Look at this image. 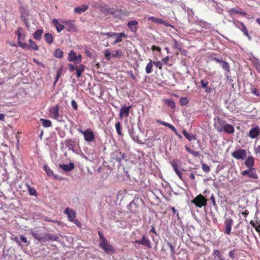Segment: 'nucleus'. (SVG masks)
<instances>
[{"label":"nucleus","mask_w":260,"mask_h":260,"mask_svg":"<svg viewBox=\"0 0 260 260\" xmlns=\"http://www.w3.org/2000/svg\"><path fill=\"white\" fill-rule=\"evenodd\" d=\"M77 131L83 135L84 140L88 142H93L95 138L94 134L90 128L83 131L81 128H78Z\"/></svg>","instance_id":"obj_1"},{"label":"nucleus","mask_w":260,"mask_h":260,"mask_svg":"<svg viewBox=\"0 0 260 260\" xmlns=\"http://www.w3.org/2000/svg\"><path fill=\"white\" fill-rule=\"evenodd\" d=\"M98 235L100 238V247L103 249L105 251H107V252H110L112 251V246L110 245L106 240V239L105 238L103 234L102 233L99 231H98Z\"/></svg>","instance_id":"obj_2"},{"label":"nucleus","mask_w":260,"mask_h":260,"mask_svg":"<svg viewBox=\"0 0 260 260\" xmlns=\"http://www.w3.org/2000/svg\"><path fill=\"white\" fill-rule=\"evenodd\" d=\"M191 203L194 204L197 207L201 208L203 206H206L207 200L204 196L200 194L191 201Z\"/></svg>","instance_id":"obj_3"},{"label":"nucleus","mask_w":260,"mask_h":260,"mask_svg":"<svg viewBox=\"0 0 260 260\" xmlns=\"http://www.w3.org/2000/svg\"><path fill=\"white\" fill-rule=\"evenodd\" d=\"M15 34L18 37V43L19 46L23 49L28 48V45L26 43L23 42V41H24L25 36L23 34L22 29L20 27L18 28Z\"/></svg>","instance_id":"obj_4"},{"label":"nucleus","mask_w":260,"mask_h":260,"mask_svg":"<svg viewBox=\"0 0 260 260\" xmlns=\"http://www.w3.org/2000/svg\"><path fill=\"white\" fill-rule=\"evenodd\" d=\"M232 156L237 159L244 160L246 158V151L244 149H239L233 152Z\"/></svg>","instance_id":"obj_5"},{"label":"nucleus","mask_w":260,"mask_h":260,"mask_svg":"<svg viewBox=\"0 0 260 260\" xmlns=\"http://www.w3.org/2000/svg\"><path fill=\"white\" fill-rule=\"evenodd\" d=\"M49 113L50 116L58 121H60L61 117L59 115V106L56 105L54 106L51 107L49 108Z\"/></svg>","instance_id":"obj_6"},{"label":"nucleus","mask_w":260,"mask_h":260,"mask_svg":"<svg viewBox=\"0 0 260 260\" xmlns=\"http://www.w3.org/2000/svg\"><path fill=\"white\" fill-rule=\"evenodd\" d=\"M255 170V168L248 169L243 171L241 174L242 176L247 175L250 178L257 179L258 177Z\"/></svg>","instance_id":"obj_7"},{"label":"nucleus","mask_w":260,"mask_h":260,"mask_svg":"<svg viewBox=\"0 0 260 260\" xmlns=\"http://www.w3.org/2000/svg\"><path fill=\"white\" fill-rule=\"evenodd\" d=\"M133 243L144 245L149 249H150L152 247L151 241L145 235L142 236L141 240H136L133 242Z\"/></svg>","instance_id":"obj_8"},{"label":"nucleus","mask_w":260,"mask_h":260,"mask_svg":"<svg viewBox=\"0 0 260 260\" xmlns=\"http://www.w3.org/2000/svg\"><path fill=\"white\" fill-rule=\"evenodd\" d=\"M62 23L64 25V28L68 31H74L76 29L74 20H62Z\"/></svg>","instance_id":"obj_9"},{"label":"nucleus","mask_w":260,"mask_h":260,"mask_svg":"<svg viewBox=\"0 0 260 260\" xmlns=\"http://www.w3.org/2000/svg\"><path fill=\"white\" fill-rule=\"evenodd\" d=\"M227 124L226 121L219 117L216 118V122L215 123V127L218 132H221L223 131V128Z\"/></svg>","instance_id":"obj_10"},{"label":"nucleus","mask_w":260,"mask_h":260,"mask_svg":"<svg viewBox=\"0 0 260 260\" xmlns=\"http://www.w3.org/2000/svg\"><path fill=\"white\" fill-rule=\"evenodd\" d=\"M233 222L234 221L231 218L229 217L225 219L224 222L225 226L224 234L230 235Z\"/></svg>","instance_id":"obj_11"},{"label":"nucleus","mask_w":260,"mask_h":260,"mask_svg":"<svg viewBox=\"0 0 260 260\" xmlns=\"http://www.w3.org/2000/svg\"><path fill=\"white\" fill-rule=\"evenodd\" d=\"M259 135L260 128L258 126H255L250 130L248 136L251 139H254L257 137Z\"/></svg>","instance_id":"obj_12"},{"label":"nucleus","mask_w":260,"mask_h":260,"mask_svg":"<svg viewBox=\"0 0 260 260\" xmlns=\"http://www.w3.org/2000/svg\"><path fill=\"white\" fill-rule=\"evenodd\" d=\"M171 165L173 167L175 172L178 175L179 178L180 179H182V173L181 171L179 170L178 168V160L176 159L172 160L171 162Z\"/></svg>","instance_id":"obj_13"},{"label":"nucleus","mask_w":260,"mask_h":260,"mask_svg":"<svg viewBox=\"0 0 260 260\" xmlns=\"http://www.w3.org/2000/svg\"><path fill=\"white\" fill-rule=\"evenodd\" d=\"M228 12L231 16H232L234 14V13L240 14L242 16H246L247 15V13L245 11H243L241 9H240L239 7L231 9L228 10Z\"/></svg>","instance_id":"obj_14"},{"label":"nucleus","mask_w":260,"mask_h":260,"mask_svg":"<svg viewBox=\"0 0 260 260\" xmlns=\"http://www.w3.org/2000/svg\"><path fill=\"white\" fill-rule=\"evenodd\" d=\"M64 213L67 215L69 220L71 221L74 220L76 217V212L72 209L67 208Z\"/></svg>","instance_id":"obj_15"},{"label":"nucleus","mask_w":260,"mask_h":260,"mask_svg":"<svg viewBox=\"0 0 260 260\" xmlns=\"http://www.w3.org/2000/svg\"><path fill=\"white\" fill-rule=\"evenodd\" d=\"M131 106L122 107L120 110L119 116L121 119L124 117H128Z\"/></svg>","instance_id":"obj_16"},{"label":"nucleus","mask_w":260,"mask_h":260,"mask_svg":"<svg viewBox=\"0 0 260 260\" xmlns=\"http://www.w3.org/2000/svg\"><path fill=\"white\" fill-rule=\"evenodd\" d=\"M138 22L137 20H131L127 23V26L129 30L136 32L138 29Z\"/></svg>","instance_id":"obj_17"},{"label":"nucleus","mask_w":260,"mask_h":260,"mask_svg":"<svg viewBox=\"0 0 260 260\" xmlns=\"http://www.w3.org/2000/svg\"><path fill=\"white\" fill-rule=\"evenodd\" d=\"M60 168L66 172H70L75 168V165L73 162H70L69 164H59Z\"/></svg>","instance_id":"obj_18"},{"label":"nucleus","mask_w":260,"mask_h":260,"mask_svg":"<svg viewBox=\"0 0 260 260\" xmlns=\"http://www.w3.org/2000/svg\"><path fill=\"white\" fill-rule=\"evenodd\" d=\"M254 159L252 156H248L245 160V165L248 169L254 168Z\"/></svg>","instance_id":"obj_19"},{"label":"nucleus","mask_w":260,"mask_h":260,"mask_svg":"<svg viewBox=\"0 0 260 260\" xmlns=\"http://www.w3.org/2000/svg\"><path fill=\"white\" fill-rule=\"evenodd\" d=\"M88 5H83L78 6L74 9V12L78 14H81L85 12L88 9Z\"/></svg>","instance_id":"obj_20"},{"label":"nucleus","mask_w":260,"mask_h":260,"mask_svg":"<svg viewBox=\"0 0 260 260\" xmlns=\"http://www.w3.org/2000/svg\"><path fill=\"white\" fill-rule=\"evenodd\" d=\"M237 23L238 24H239L240 26H241V28H240L239 27H238L244 33V34L248 37V38L249 39V40H251V37L249 35V34H248V31L246 27V26L245 25V24L242 22H240V21H237Z\"/></svg>","instance_id":"obj_21"},{"label":"nucleus","mask_w":260,"mask_h":260,"mask_svg":"<svg viewBox=\"0 0 260 260\" xmlns=\"http://www.w3.org/2000/svg\"><path fill=\"white\" fill-rule=\"evenodd\" d=\"M52 23L54 25V26L56 28V30L58 32H60L61 30L64 29V25L62 24L59 23L57 20L56 19H53L52 20Z\"/></svg>","instance_id":"obj_22"},{"label":"nucleus","mask_w":260,"mask_h":260,"mask_svg":"<svg viewBox=\"0 0 260 260\" xmlns=\"http://www.w3.org/2000/svg\"><path fill=\"white\" fill-rule=\"evenodd\" d=\"M115 155L116 156L115 160L119 163H121L122 159H124L125 157V155L123 153H122L119 150H116L115 151Z\"/></svg>","instance_id":"obj_23"},{"label":"nucleus","mask_w":260,"mask_h":260,"mask_svg":"<svg viewBox=\"0 0 260 260\" xmlns=\"http://www.w3.org/2000/svg\"><path fill=\"white\" fill-rule=\"evenodd\" d=\"M115 44L120 42L122 41V38H127V36L123 32L121 33H115Z\"/></svg>","instance_id":"obj_24"},{"label":"nucleus","mask_w":260,"mask_h":260,"mask_svg":"<svg viewBox=\"0 0 260 260\" xmlns=\"http://www.w3.org/2000/svg\"><path fill=\"white\" fill-rule=\"evenodd\" d=\"M156 122L164 125V126H167L169 128H170L175 134H177V132L176 131V129L175 128V127L172 124L169 123H167L166 122H165V121H162L159 119H157L156 120Z\"/></svg>","instance_id":"obj_25"},{"label":"nucleus","mask_w":260,"mask_h":260,"mask_svg":"<svg viewBox=\"0 0 260 260\" xmlns=\"http://www.w3.org/2000/svg\"><path fill=\"white\" fill-rule=\"evenodd\" d=\"M223 131L226 133L232 134L235 132V128L232 125L227 123V124L223 128Z\"/></svg>","instance_id":"obj_26"},{"label":"nucleus","mask_w":260,"mask_h":260,"mask_svg":"<svg viewBox=\"0 0 260 260\" xmlns=\"http://www.w3.org/2000/svg\"><path fill=\"white\" fill-rule=\"evenodd\" d=\"M148 20H152L156 23L164 24L166 26H168L167 23L162 19H159L153 16L149 17Z\"/></svg>","instance_id":"obj_27"},{"label":"nucleus","mask_w":260,"mask_h":260,"mask_svg":"<svg viewBox=\"0 0 260 260\" xmlns=\"http://www.w3.org/2000/svg\"><path fill=\"white\" fill-rule=\"evenodd\" d=\"M21 12V18L22 20H24L27 18V16L29 14L28 11L23 6H21L20 8Z\"/></svg>","instance_id":"obj_28"},{"label":"nucleus","mask_w":260,"mask_h":260,"mask_svg":"<svg viewBox=\"0 0 260 260\" xmlns=\"http://www.w3.org/2000/svg\"><path fill=\"white\" fill-rule=\"evenodd\" d=\"M182 134L186 139L190 141L196 139V137L194 135L188 133L185 129L182 131Z\"/></svg>","instance_id":"obj_29"},{"label":"nucleus","mask_w":260,"mask_h":260,"mask_svg":"<svg viewBox=\"0 0 260 260\" xmlns=\"http://www.w3.org/2000/svg\"><path fill=\"white\" fill-rule=\"evenodd\" d=\"M45 41L49 44H51L53 42V38L50 33H46L44 35Z\"/></svg>","instance_id":"obj_30"},{"label":"nucleus","mask_w":260,"mask_h":260,"mask_svg":"<svg viewBox=\"0 0 260 260\" xmlns=\"http://www.w3.org/2000/svg\"><path fill=\"white\" fill-rule=\"evenodd\" d=\"M69 61H74L76 62L77 61V57L76 53L74 51H71L69 54V56L68 58Z\"/></svg>","instance_id":"obj_31"},{"label":"nucleus","mask_w":260,"mask_h":260,"mask_svg":"<svg viewBox=\"0 0 260 260\" xmlns=\"http://www.w3.org/2000/svg\"><path fill=\"white\" fill-rule=\"evenodd\" d=\"M149 62L146 65V67L145 68V71L146 73L150 74L152 72V67H153V61L151 59H149Z\"/></svg>","instance_id":"obj_32"},{"label":"nucleus","mask_w":260,"mask_h":260,"mask_svg":"<svg viewBox=\"0 0 260 260\" xmlns=\"http://www.w3.org/2000/svg\"><path fill=\"white\" fill-rule=\"evenodd\" d=\"M85 67L83 65H80L79 67H77L76 68V71H77V77L79 78L82 74V73L84 70Z\"/></svg>","instance_id":"obj_33"},{"label":"nucleus","mask_w":260,"mask_h":260,"mask_svg":"<svg viewBox=\"0 0 260 260\" xmlns=\"http://www.w3.org/2000/svg\"><path fill=\"white\" fill-rule=\"evenodd\" d=\"M43 33V31L42 29H38L37 30L34 34V37L35 39L39 40L41 39L42 35Z\"/></svg>","instance_id":"obj_34"},{"label":"nucleus","mask_w":260,"mask_h":260,"mask_svg":"<svg viewBox=\"0 0 260 260\" xmlns=\"http://www.w3.org/2000/svg\"><path fill=\"white\" fill-rule=\"evenodd\" d=\"M165 103L172 109H174L176 107L175 103L172 99H166L165 100Z\"/></svg>","instance_id":"obj_35"},{"label":"nucleus","mask_w":260,"mask_h":260,"mask_svg":"<svg viewBox=\"0 0 260 260\" xmlns=\"http://www.w3.org/2000/svg\"><path fill=\"white\" fill-rule=\"evenodd\" d=\"M40 121L42 122L43 125L45 127H49L51 126L52 123L49 120L41 118L40 119Z\"/></svg>","instance_id":"obj_36"},{"label":"nucleus","mask_w":260,"mask_h":260,"mask_svg":"<svg viewBox=\"0 0 260 260\" xmlns=\"http://www.w3.org/2000/svg\"><path fill=\"white\" fill-rule=\"evenodd\" d=\"M29 42L30 45L29 46L28 45V48H26L27 49L31 48L35 50H38L39 49L37 45L31 39L29 40Z\"/></svg>","instance_id":"obj_37"},{"label":"nucleus","mask_w":260,"mask_h":260,"mask_svg":"<svg viewBox=\"0 0 260 260\" xmlns=\"http://www.w3.org/2000/svg\"><path fill=\"white\" fill-rule=\"evenodd\" d=\"M46 239L49 241H58V237L49 234L46 235Z\"/></svg>","instance_id":"obj_38"},{"label":"nucleus","mask_w":260,"mask_h":260,"mask_svg":"<svg viewBox=\"0 0 260 260\" xmlns=\"http://www.w3.org/2000/svg\"><path fill=\"white\" fill-rule=\"evenodd\" d=\"M115 126V128H116V132H117V134L119 135L122 136L123 134H122V132H121L122 127L121 126L120 123L119 122H117Z\"/></svg>","instance_id":"obj_39"},{"label":"nucleus","mask_w":260,"mask_h":260,"mask_svg":"<svg viewBox=\"0 0 260 260\" xmlns=\"http://www.w3.org/2000/svg\"><path fill=\"white\" fill-rule=\"evenodd\" d=\"M179 102L180 105L185 106L188 103L189 101L186 97H181L180 99Z\"/></svg>","instance_id":"obj_40"},{"label":"nucleus","mask_w":260,"mask_h":260,"mask_svg":"<svg viewBox=\"0 0 260 260\" xmlns=\"http://www.w3.org/2000/svg\"><path fill=\"white\" fill-rule=\"evenodd\" d=\"M54 55L57 58H61L63 55V52L59 49H57L54 52Z\"/></svg>","instance_id":"obj_41"},{"label":"nucleus","mask_w":260,"mask_h":260,"mask_svg":"<svg viewBox=\"0 0 260 260\" xmlns=\"http://www.w3.org/2000/svg\"><path fill=\"white\" fill-rule=\"evenodd\" d=\"M173 41L174 42V45H173V47L175 49H178L179 51H181V45L180 44H179L177 41L175 39H173Z\"/></svg>","instance_id":"obj_42"},{"label":"nucleus","mask_w":260,"mask_h":260,"mask_svg":"<svg viewBox=\"0 0 260 260\" xmlns=\"http://www.w3.org/2000/svg\"><path fill=\"white\" fill-rule=\"evenodd\" d=\"M212 254L214 256L215 259H216V257H217V258H220V257L221 256V254L220 251L218 249L214 250Z\"/></svg>","instance_id":"obj_43"},{"label":"nucleus","mask_w":260,"mask_h":260,"mask_svg":"<svg viewBox=\"0 0 260 260\" xmlns=\"http://www.w3.org/2000/svg\"><path fill=\"white\" fill-rule=\"evenodd\" d=\"M202 168L205 172L208 173L210 171V166L204 162H202Z\"/></svg>","instance_id":"obj_44"},{"label":"nucleus","mask_w":260,"mask_h":260,"mask_svg":"<svg viewBox=\"0 0 260 260\" xmlns=\"http://www.w3.org/2000/svg\"><path fill=\"white\" fill-rule=\"evenodd\" d=\"M28 191H29V193L30 195L34 196L35 197L37 196V194H38L37 192L34 188H32V187H30L29 186H28Z\"/></svg>","instance_id":"obj_45"},{"label":"nucleus","mask_w":260,"mask_h":260,"mask_svg":"<svg viewBox=\"0 0 260 260\" xmlns=\"http://www.w3.org/2000/svg\"><path fill=\"white\" fill-rule=\"evenodd\" d=\"M221 65L223 69L228 72L230 71V66L227 62L223 61L221 63Z\"/></svg>","instance_id":"obj_46"},{"label":"nucleus","mask_w":260,"mask_h":260,"mask_svg":"<svg viewBox=\"0 0 260 260\" xmlns=\"http://www.w3.org/2000/svg\"><path fill=\"white\" fill-rule=\"evenodd\" d=\"M251 92L257 96H260L259 90L254 87H252L251 88Z\"/></svg>","instance_id":"obj_47"},{"label":"nucleus","mask_w":260,"mask_h":260,"mask_svg":"<svg viewBox=\"0 0 260 260\" xmlns=\"http://www.w3.org/2000/svg\"><path fill=\"white\" fill-rule=\"evenodd\" d=\"M44 169L48 176H50L52 174V171L47 165L44 166Z\"/></svg>","instance_id":"obj_48"},{"label":"nucleus","mask_w":260,"mask_h":260,"mask_svg":"<svg viewBox=\"0 0 260 260\" xmlns=\"http://www.w3.org/2000/svg\"><path fill=\"white\" fill-rule=\"evenodd\" d=\"M153 63L157 68H158L159 70H161L162 69V63L161 61H153Z\"/></svg>","instance_id":"obj_49"},{"label":"nucleus","mask_w":260,"mask_h":260,"mask_svg":"<svg viewBox=\"0 0 260 260\" xmlns=\"http://www.w3.org/2000/svg\"><path fill=\"white\" fill-rule=\"evenodd\" d=\"M201 85L203 88H206L207 87V85L209 84V82L208 81H206L204 80H202L201 81Z\"/></svg>","instance_id":"obj_50"},{"label":"nucleus","mask_w":260,"mask_h":260,"mask_svg":"<svg viewBox=\"0 0 260 260\" xmlns=\"http://www.w3.org/2000/svg\"><path fill=\"white\" fill-rule=\"evenodd\" d=\"M71 105L72 106V107L73 108V109L75 110H77V109H78V105L76 103V102L74 100H73L71 102Z\"/></svg>","instance_id":"obj_51"},{"label":"nucleus","mask_w":260,"mask_h":260,"mask_svg":"<svg viewBox=\"0 0 260 260\" xmlns=\"http://www.w3.org/2000/svg\"><path fill=\"white\" fill-rule=\"evenodd\" d=\"M151 50L153 51H154L155 50L157 51L158 52H161V48L159 46H156L155 45H153L151 47Z\"/></svg>","instance_id":"obj_52"},{"label":"nucleus","mask_w":260,"mask_h":260,"mask_svg":"<svg viewBox=\"0 0 260 260\" xmlns=\"http://www.w3.org/2000/svg\"><path fill=\"white\" fill-rule=\"evenodd\" d=\"M170 59L169 56H167L166 57L162 58L161 60L162 63H163L165 64H167Z\"/></svg>","instance_id":"obj_53"},{"label":"nucleus","mask_w":260,"mask_h":260,"mask_svg":"<svg viewBox=\"0 0 260 260\" xmlns=\"http://www.w3.org/2000/svg\"><path fill=\"white\" fill-rule=\"evenodd\" d=\"M123 55V53L121 51H117L115 52V58L120 57Z\"/></svg>","instance_id":"obj_54"},{"label":"nucleus","mask_w":260,"mask_h":260,"mask_svg":"<svg viewBox=\"0 0 260 260\" xmlns=\"http://www.w3.org/2000/svg\"><path fill=\"white\" fill-rule=\"evenodd\" d=\"M210 200H211V201L212 202L213 206L216 207L217 205H216V202H215V197H214V196L213 194H211V196L210 197Z\"/></svg>","instance_id":"obj_55"},{"label":"nucleus","mask_w":260,"mask_h":260,"mask_svg":"<svg viewBox=\"0 0 260 260\" xmlns=\"http://www.w3.org/2000/svg\"><path fill=\"white\" fill-rule=\"evenodd\" d=\"M105 57L108 60H109L110 59V57H111V53H110V52L109 51H108V50H106V51L105 52Z\"/></svg>","instance_id":"obj_56"},{"label":"nucleus","mask_w":260,"mask_h":260,"mask_svg":"<svg viewBox=\"0 0 260 260\" xmlns=\"http://www.w3.org/2000/svg\"><path fill=\"white\" fill-rule=\"evenodd\" d=\"M72 222H74L78 226L80 227L81 225V224L78 219H74L72 221Z\"/></svg>","instance_id":"obj_57"},{"label":"nucleus","mask_w":260,"mask_h":260,"mask_svg":"<svg viewBox=\"0 0 260 260\" xmlns=\"http://www.w3.org/2000/svg\"><path fill=\"white\" fill-rule=\"evenodd\" d=\"M32 235H33V236L34 237V238L39 241H41L42 240V238H41V237L38 235L37 233H32Z\"/></svg>","instance_id":"obj_58"},{"label":"nucleus","mask_w":260,"mask_h":260,"mask_svg":"<svg viewBox=\"0 0 260 260\" xmlns=\"http://www.w3.org/2000/svg\"><path fill=\"white\" fill-rule=\"evenodd\" d=\"M22 20L24 22V23L25 24V26L27 27V28L28 29H29V27H30V25H29V22L27 20V18L25 19L24 20Z\"/></svg>","instance_id":"obj_59"},{"label":"nucleus","mask_w":260,"mask_h":260,"mask_svg":"<svg viewBox=\"0 0 260 260\" xmlns=\"http://www.w3.org/2000/svg\"><path fill=\"white\" fill-rule=\"evenodd\" d=\"M190 154H191L194 156H199L200 155L199 152L194 150H192Z\"/></svg>","instance_id":"obj_60"},{"label":"nucleus","mask_w":260,"mask_h":260,"mask_svg":"<svg viewBox=\"0 0 260 260\" xmlns=\"http://www.w3.org/2000/svg\"><path fill=\"white\" fill-rule=\"evenodd\" d=\"M127 74L128 75H130L131 77L134 80H136V77L135 76V75H134L132 71H130V72H127Z\"/></svg>","instance_id":"obj_61"},{"label":"nucleus","mask_w":260,"mask_h":260,"mask_svg":"<svg viewBox=\"0 0 260 260\" xmlns=\"http://www.w3.org/2000/svg\"><path fill=\"white\" fill-rule=\"evenodd\" d=\"M20 238L23 243H27V239L23 235H21Z\"/></svg>","instance_id":"obj_62"},{"label":"nucleus","mask_w":260,"mask_h":260,"mask_svg":"<svg viewBox=\"0 0 260 260\" xmlns=\"http://www.w3.org/2000/svg\"><path fill=\"white\" fill-rule=\"evenodd\" d=\"M255 229L256 231V232L258 233L260 235V223H259L258 225L256 226V227H255Z\"/></svg>","instance_id":"obj_63"},{"label":"nucleus","mask_w":260,"mask_h":260,"mask_svg":"<svg viewBox=\"0 0 260 260\" xmlns=\"http://www.w3.org/2000/svg\"><path fill=\"white\" fill-rule=\"evenodd\" d=\"M254 150L256 153L260 154V145L257 146V147L255 148Z\"/></svg>","instance_id":"obj_64"}]
</instances>
